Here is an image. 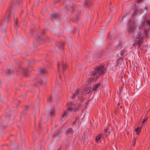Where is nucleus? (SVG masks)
<instances>
[{"instance_id": "13", "label": "nucleus", "mask_w": 150, "mask_h": 150, "mask_svg": "<svg viewBox=\"0 0 150 150\" xmlns=\"http://www.w3.org/2000/svg\"><path fill=\"white\" fill-rule=\"evenodd\" d=\"M13 72V71L11 69H9L7 71L6 73V75L8 76H10L12 73Z\"/></svg>"}, {"instance_id": "9", "label": "nucleus", "mask_w": 150, "mask_h": 150, "mask_svg": "<svg viewBox=\"0 0 150 150\" xmlns=\"http://www.w3.org/2000/svg\"><path fill=\"white\" fill-rule=\"evenodd\" d=\"M38 71L39 73L42 75L46 74L47 73V70L45 68L39 69Z\"/></svg>"}, {"instance_id": "21", "label": "nucleus", "mask_w": 150, "mask_h": 150, "mask_svg": "<svg viewBox=\"0 0 150 150\" xmlns=\"http://www.w3.org/2000/svg\"><path fill=\"white\" fill-rule=\"evenodd\" d=\"M79 123V121L78 120H76L73 123V125H77Z\"/></svg>"}, {"instance_id": "12", "label": "nucleus", "mask_w": 150, "mask_h": 150, "mask_svg": "<svg viewBox=\"0 0 150 150\" xmlns=\"http://www.w3.org/2000/svg\"><path fill=\"white\" fill-rule=\"evenodd\" d=\"M57 14V13H54L51 15V19L53 22L54 21V20L55 19Z\"/></svg>"}, {"instance_id": "8", "label": "nucleus", "mask_w": 150, "mask_h": 150, "mask_svg": "<svg viewBox=\"0 0 150 150\" xmlns=\"http://www.w3.org/2000/svg\"><path fill=\"white\" fill-rule=\"evenodd\" d=\"M142 9V7L141 6H138L135 9L132 13V16L131 17L132 19L134 18H135L134 17V16L135 15L136 12L139 13L141 11V10Z\"/></svg>"}, {"instance_id": "10", "label": "nucleus", "mask_w": 150, "mask_h": 150, "mask_svg": "<svg viewBox=\"0 0 150 150\" xmlns=\"http://www.w3.org/2000/svg\"><path fill=\"white\" fill-rule=\"evenodd\" d=\"M50 115L52 117L53 116L55 115V109L54 108H52L49 111Z\"/></svg>"}, {"instance_id": "20", "label": "nucleus", "mask_w": 150, "mask_h": 150, "mask_svg": "<svg viewBox=\"0 0 150 150\" xmlns=\"http://www.w3.org/2000/svg\"><path fill=\"white\" fill-rule=\"evenodd\" d=\"M100 135H99L97 136L96 137V142L98 141L99 140V139H100Z\"/></svg>"}, {"instance_id": "23", "label": "nucleus", "mask_w": 150, "mask_h": 150, "mask_svg": "<svg viewBox=\"0 0 150 150\" xmlns=\"http://www.w3.org/2000/svg\"><path fill=\"white\" fill-rule=\"evenodd\" d=\"M73 130L72 128L70 127V128H68L67 131H68V132L73 131Z\"/></svg>"}, {"instance_id": "11", "label": "nucleus", "mask_w": 150, "mask_h": 150, "mask_svg": "<svg viewBox=\"0 0 150 150\" xmlns=\"http://www.w3.org/2000/svg\"><path fill=\"white\" fill-rule=\"evenodd\" d=\"M13 18L14 20V22L15 23L14 27L15 29H16L17 28V25L18 24V20L17 18L15 17V15H13Z\"/></svg>"}, {"instance_id": "16", "label": "nucleus", "mask_w": 150, "mask_h": 150, "mask_svg": "<svg viewBox=\"0 0 150 150\" xmlns=\"http://www.w3.org/2000/svg\"><path fill=\"white\" fill-rule=\"evenodd\" d=\"M100 84L99 83H98L97 84H95L94 86H93V88L92 89V90L93 91H95L96 90V89L98 88V87L99 86Z\"/></svg>"}, {"instance_id": "39", "label": "nucleus", "mask_w": 150, "mask_h": 150, "mask_svg": "<svg viewBox=\"0 0 150 150\" xmlns=\"http://www.w3.org/2000/svg\"><path fill=\"white\" fill-rule=\"evenodd\" d=\"M107 131V129H106L105 130V131Z\"/></svg>"}, {"instance_id": "33", "label": "nucleus", "mask_w": 150, "mask_h": 150, "mask_svg": "<svg viewBox=\"0 0 150 150\" xmlns=\"http://www.w3.org/2000/svg\"><path fill=\"white\" fill-rule=\"evenodd\" d=\"M140 132H136V134L137 135H138L139 134Z\"/></svg>"}, {"instance_id": "26", "label": "nucleus", "mask_w": 150, "mask_h": 150, "mask_svg": "<svg viewBox=\"0 0 150 150\" xmlns=\"http://www.w3.org/2000/svg\"><path fill=\"white\" fill-rule=\"evenodd\" d=\"M142 1V0H137L136 1L137 3L139 4Z\"/></svg>"}, {"instance_id": "38", "label": "nucleus", "mask_w": 150, "mask_h": 150, "mask_svg": "<svg viewBox=\"0 0 150 150\" xmlns=\"http://www.w3.org/2000/svg\"><path fill=\"white\" fill-rule=\"evenodd\" d=\"M57 47L58 48H59V46H57Z\"/></svg>"}, {"instance_id": "17", "label": "nucleus", "mask_w": 150, "mask_h": 150, "mask_svg": "<svg viewBox=\"0 0 150 150\" xmlns=\"http://www.w3.org/2000/svg\"><path fill=\"white\" fill-rule=\"evenodd\" d=\"M143 76L144 78L147 79L148 78V75L147 72H145L143 73Z\"/></svg>"}, {"instance_id": "22", "label": "nucleus", "mask_w": 150, "mask_h": 150, "mask_svg": "<svg viewBox=\"0 0 150 150\" xmlns=\"http://www.w3.org/2000/svg\"><path fill=\"white\" fill-rule=\"evenodd\" d=\"M142 128V126L140 127H138L135 130V131L137 132V131H140L141 130V129Z\"/></svg>"}, {"instance_id": "27", "label": "nucleus", "mask_w": 150, "mask_h": 150, "mask_svg": "<svg viewBox=\"0 0 150 150\" xmlns=\"http://www.w3.org/2000/svg\"><path fill=\"white\" fill-rule=\"evenodd\" d=\"M89 4V2L88 1H86V2H85V4L86 5H88V6Z\"/></svg>"}, {"instance_id": "2", "label": "nucleus", "mask_w": 150, "mask_h": 150, "mask_svg": "<svg viewBox=\"0 0 150 150\" xmlns=\"http://www.w3.org/2000/svg\"><path fill=\"white\" fill-rule=\"evenodd\" d=\"M67 104L70 106L63 113L62 117V121L64 120L68 116L70 115L71 113H73V112L76 110H78L81 109V104L79 105L77 107H76L73 105V103L68 101Z\"/></svg>"}, {"instance_id": "24", "label": "nucleus", "mask_w": 150, "mask_h": 150, "mask_svg": "<svg viewBox=\"0 0 150 150\" xmlns=\"http://www.w3.org/2000/svg\"><path fill=\"white\" fill-rule=\"evenodd\" d=\"M146 119L144 120L143 121V122H142V126H143V125L145 124V122H146Z\"/></svg>"}, {"instance_id": "37", "label": "nucleus", "mask_w": 150, "mask_h": 150, "mask_svg": "<svg viewBox=\"0 0 150 150\" xmlns=\"http://www.w3.org/2000/svg\"><path fill=\"white\" fill-rule=\"evenodd\" d=\"M35 125H36V122H35Z\"/></svg>"}, {"instance_id": "6", "label": "nucleus", "mask_w": 150, "mask_h": 150, "mask_svg": "<svg viewBox=\"0 0 150 150\" xmlns=\"http://www.w3.org/2000/svg\"><path fill=\"white\" fill-rule=\"evenodd\" d=\"M135 23L133 21H131L129 24L128 28L127 30L129 33H132L135 30Z\"/></svg>"}, {"instance_id": "4", "label": "nucleus", "mask_w": 150, "mask_h": 150, "mask_svg": "<svg viewBox=\"0 0 150 150\" xmlns=\"http://www.w3.org/2000/svg\"><path fill=\"white\" fill-rule=\"evenodd\" d=\"M84 92L83 91H79V89H77L73 96H72L71 98H74V99H78L81 98V95L84 94H86L89 93L91 90H89V88H86L84 90Z\"/></svg>"}, {"instance_id": "40", "label": "nucleus", "mask_w": 150, "mask_h": 150, "mask_svg": "<svg viewBox=\"0 0 150 150\" xmlns=\"http://www.w3.org/2000/svg\"><path fill=\"white\" fill-rule=\"evenodd\" d=\"M16 72H18V71H17V70H16Z\"/></svg>"}, {"instance_id": "36", "label": "nucleus", "mask_w": 150, "mask_h": 150, "mask_svg": "<svg viewBox=\"0 0 150 150\" xmlns=\"http://www.w3.org/2000/svg\"><path fill=\"white\" fill-rule=\"evenodd\" d=\"M121 52H123V50H122V51L121 50Z\"/></svg>"}, {"instance_id": "1", "label": "nucleus", "mask_w": 150, "mask_h": 150, "mask_svg": "<svg viewBox=\"0 0 150 150\" xmlns=\"http://www.w3.org/2000/svg\"><path fill=\"white\" fill-rule=\"evenodd\" d=\"M144 26V31L142 34L141 33H139L137 35V38L138 39L136 42L139 47L144 41H146V39L148 38L149 34V30L147 29V28H150V19L147 20L145 23H142V24L139 26V28L142 29Z\"/></svg>"}, {"instance_id": "29", "label": "nucleus", "mask_w": 150, "mask_h": 150, "mask_svg": "<svg viewBox=\"0 0 150 150\" xmlns=\"http://www.w3.org/2000/svg\"><path fill=\"white\" fill-rule=\"evenodd\" d=\"M135 140H136V139H135L134 142V143H133L132 144V145L133 146H134L135 143Z\"/></svg>"}, {"instance_id": "34", "label": "nucleus", "mask_w": 150, "mask_h": 150, "mask_svg": "<svg viewBox=\"0 0 150 150\" xmlns=\"http://www.w3.org/2000/svg\"><path fill=\"white\" fill-rule=\"evenodd\" d=\"M40 124L39 125V127H40Z\"/></svg>"}, {"instance_id": "18", "label": "nucleus", "mask_w": 150, "mask_h": 150, "mask_svg": "<svg viewBox=\"0 0 150 150\" xmlns=\"http://www.w3.org/2000/svg\"><path fill=\"white\" fill-rule=\"evenodd\" d=\"M52 99V97L51 96H49L48 97L47 101L49 102H51V100Z\"/></svg>"}, {"instance_id": "5", "label": "nucleus", "mask_w": 150, "mask_h": 150, "mask_svg": "<svg viewBox=\"0 0 150 150\" xmlns=\"http://www.w3.org/2000/svg\"><path fill=\"white\" fill-rule=\"evenodd\" d=\"M7 14H8L7 17L5 20H3L1 23V26H2V28H5L7 25L8 22L9 20L8 18L10 15V13L9 11L7 12Z\"/></svg>"}, {"instance_id": "3", "label": "nucleus", "mask_w": 150, "mask_h": 150, "mask_svg": "<svg viewBox=\"0 0 150 150\" xmlns=\"http://www.w3.org/2000/svg\"><path fill=\"white\" fill-rule=\"evenodd\" d=\"M105 71V69L103 66H100L97 67L95 69L94 73L93 72H90L89 74L91 76L90 77L88 83L94 80L95 78L96 79H97L100 75L104 73Z\"/></svg>"}, {"instance_id": "25", "label": "nucleus", "mask_w": 150, "mask_h": 150, "mask_svg": "<svg viewBox=\"0 0 150 150\" xmlns=\"http://www.w3.org/2000/svg\"><path fill=\"white\" fill-rule=\"evenodd\" d=\"M64 10H66V11L67 12L69 11V10L66 7H64Z\"/></svg>"}, {"instance_id": "7", "label": "nucleus", "mask_w": 150, "mask_h": 150, "mask_svg": "<svg viewBox=\"0 0 150 150\" xmlns=\"http://www.w3.org/2000/svg\"><path fill=\"white\" fill-rule=\"evenodd\" d=\"M58 67L59 69L61 66H62L63 69V73L64 76H65L64 72L65 70L67 68L66 64L63 62L61 61L58 62Z\"/></svg>"}, {"instance_id": "15", "label": "nucleus", "mask_w": 150, "mask_h": 150, "mask_svg": "<svg viewBox=\"0 0 150 150\" xmlns=\"http://www.w3.org/2000/svg\"><path fill=\"white\" fill-rule=\"evenodd\" d=\"M22 72H23V74H24V76H27L26 73L28 71V69L27 68H26V69H25L23 68V69H22Z\"/></svg>"}, {"instance_id": "14", "label": "nucleus", "mask_w": 150, "mask_h": 150, "mask_svg": "<svg viewBox=\"0 0 150 150\" xmlns=\"http://www.w3.org/2000/svg\"><path fill=\"white\" fill-rule=\"evenodd\" d=\"M41 35L39 36V39L38 40V42L40 43V42H39L40 40H43V38H45V36H44V34L43 33H41Z\"/></svg>"}, {"instance_id": "41", "label": "nucleus", "mask_w": 150, "mask_h": 150, "mask_svg": "<svg viewBox=\"0 0 150 150\" xmlns=\"http://www.w3.org/2000/svg\"><path fill=\"white\" fill-rule=\"evenodd\" d=\"M56 137H57V136H56Z\"/></svg>"}, {"instance_id": "19", "label": "nucleus", "mask_w": 150, "mask_h": 150, "mask_svg": "<svg viewBox=\"0 0 150 150\" xmlns=\"http://www.w3.org/2000/svg\"><path fill=\"white\" fill-rule=\"evenodd\" d=\"M37 81L38 82V83L39 84H41L42 83V81H43L41 79H38L37 80Z\"/></svg>"}, {"instance_id": "35", "label": "nucleus", "mask_w": 150, "mask_h": 150, "mask_svg": "<svg viewBox=\"0 0 150 150\" xmlns=\"http://www.w3.org/2000/svg\"><path fill=\"white\" fill-rule=\"evenodd\" d=\"M135 45V43H134V44L133 45V46Z\"/></svg>"}, {"instance_id": "28", "label": "nucleus", "mask_w": 150, "mask_h": 150, "mask_svg": "<svg viewBox=\"0 0 150 150\" xmlns=\"http://www.w3.org/2000/svg\"><path fill=\"white\" fill-rule=\"evenodd\" d=\"M1 126L2 127H3L4 128H5L6 127V126H4L2 124H1Z\"/></svg>"}, {"instance_id": "30", "label": "nucleus", "mask_w": 150, "mask_h": 150, "mask_svg": "<svg viewBox=\"0 0 150 150\" xmlns=\"http://www.w3.org/2000/svg\"><path fill=\"white\" fill-rule=\"evenodd\" d=\"M148 7H147V6H145V7H144V10H147L148 9Z\"/></svg>"}, {"instance_id": "31", "label": "nucleus", "mask_w": 150, "mask_h": 150, "mask_svg": "<svg viewBox=\"0 0 150 150\" xmlns=\"http://www.w3.org/2000/svg\"><path fill=\"white\" fill-rule=\"evenodd\" d=\"M59 79L61 80H62V81L63 80L62 79V78H61V76H60V75H59Z\"/></svg>"}, {"instance_id": "32", "label": "nucleus", "mask_w": 150, "mask_h": 150, "mask_svg": "<svg viewBox=\"0 0 150 150\" xmlns=\"http://www.w3.org/2000/svg\"><path fill=\"white\" fill-rule=\"evenodd\" d=\"M69 50H70L71 49V46H69Z\"/></svg>"}]
</instances>
